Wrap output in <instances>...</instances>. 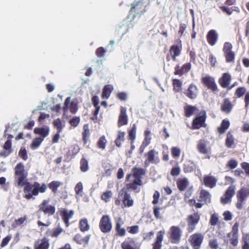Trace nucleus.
Returning <instances> with one entry per match:
<instances>
[{
    "label": "nucleus",
    "mask_w": 249,
    "mask_h": 249,
    "mask_svg": "<svg viewBox=\"0 0 249 249\" xmlns=\"http://www.w3.org/2000/svg\"><path fill=\"white\" fill-rule=\"evenodd\" d=\"M38 207V212H42L48 216L53 215L56 210L55 206L49 204V200L46 199L43 200Z\"/></svg>",
    "instance_id": "nucleus-8"
},
{
    "label": "nucleus",
    "mask_w": 249,
    "mask_h": 249,
    "mask_svg": "<svg viewBox=\"0 0 249 249\" xmlns=\"http://www.w3.org/2000/svg\"><path fill=\"white\" fill-rule=\"evenodd\" d=\"M80 230L82 232H85L89 230L90 226L87 218H83L80 220L79 223Z\"/></svg>",
    "instance_id": "nucleus-42"
},
{
    "label": "nucleus",
    "mask_w": 249,
    "mask_h": 249,
    "mask_svg": "<svg viewBox=\"0 0 249 249\" xmlns=\"http://www.w3.org/2000/svg\"><path fill=\"white\" fill-rule=\"evenodd\" d=\"M63 231V229L58 227L56 229H53L52 231H50V235L52 237H57Z\"/></svg>",
    "instance_id": "nucleus-55"
},
{
    "label": "nucleus",
    "mask_w": 249,
    "mask_h": 249,
    "mask_svg": "<svg viewBox=\"0 0 249 249\" xmlns=\"http://www.w3.org/2000/svg\"><path fill=\"white\" fill-rule=\"evenodd\" d=\"M62 185V183L58 181H53L48 184V187L52 192L55 194L57 192L58 188Z\"/></svg>",
    "instance_id": "nucleus-46"
},
{
    "label": "nucleus",
    "mask_w": 249,
    "mask_h": 249,
    "mask_svg": "<svg viewBox=\"0 0 249 249\" xmlns=\"http://www.w3.org/2000/svg\"><path fill=\"white\" fill-rule=\"evenodd\" d=\"M112 193L111 191H107L104 192L101 196V199L106 202L109 201L110 198L112 197Z\"/></svg>",
    "instance_id": "nucleus-54"
},
{
    "label": "nucleus",
    "mask_w": 249,
    "mask_h": 249,
    "mask_svg": "<svg viewBox=\"0 0 249 249\" xmlns=\"http://www.w3.org/2000/svg\"><path fill=\"white\" fill-rule=\"evenodd\" d=\"M204 235L200 232H196L192 234L189 241L193 249H200L204 240Z\"/></svg>",
    "instance_id": "nucleus-9"
},
{
    "label": "nucleus",
    "mask_w": 249,
    "mask_h": 249,
    "mask_svg": "<svg viewBox=\"0 0 249 249\" xmlns=\"http://www.w3.org/2000/svg\"><path fill=\"white\" fill-rule=\"evenodd\" d=\"M13 151L12 142L6 141L3 145V150L0 152V157L6 158Z\"/></svg>",
    "instance_id": "nucleus-27"
},
{
    "label": "nucleus",
    "mask_w": 249,
    "mask_h": 249,
    "mask_svg": "<svg viewBox=\"0 0 249 249\" xmlns=\"http://www.w3.org/2000/svg\"><path fill=\"white\" fill-rule=\"evenodd\" d=\"M83 187L82 182H78L75 187L74 190L76 194L82 195L83 192Z\"/></svg>",
    "instance_id": "nucleus-61"
},
{
    "label": "nucleus",
    "mask_w": 249,
    "mask_h": 249,
    "mask_svg": "<svg viewBox=\"0 0 249 249\" xmlns=\"http://www.w3.org/2000/svg\"><path fill=\"white\" fill-rule=\"evenodd\" d=\"M155 153V150L153 149L150 150L145 154V156L147 157L146 160L144 161V165L145 166H148L150 163L154 162Z\"/></svg>",
    "instance_id": "nucleus-36"
},
{
    "label": "nucleus",
    "mask_w": 249,
    "mask_h": 249,
    "mask_svg": "<svg viewBox=\"0 0 249 249\" xmlns=\"http://www.w3.org/2000/svg\"><path fill=\"white\" fill-rule=\"evenodd\" d=\"M198 93V88L197 87L191 84L189 85L188 89L185 92V94L187 97L191 99H195L196 98Z\"/></svg>",
    "instance_id": "nucleus-24"
},
{
    "label": "nucleus",
    "mask_w": 249,
    "mask_h": 249,
    "mask_svg": "<svg viewBox=\"0 0 249 249\" xmlns=\"http://www.w3.org/2000/svg\"><path fill=\"white\" fill-rule=\"evenodd\" d=\"M34 132L36 134L40 135V138H43V140L46 137L49 133V128L48 127H36L34 129Z\"/></svg>",
    "instance_id": "nucleus-31"
},
{
    "label": "nucleus",
    "mask_w": 249,
    "mask_h": 249,
    "mask_svg": "<svg viewBox=\"0 0 249 249\" xmlns=\"http://www.w3.org/2000/svg\"><path fill=\"white\" fill-rule=\"evenodd\" d=\"M181 49V45H180L179 46L174 45L170 47L169 52L173 61H176V57L180 55Z\"/></svg>",
    "instance_id": "nucleus-30"
},
{
    "label": "nucleus",
    "mask_w": 249,
    "mask_h": 249,
    "mask_svg": "<svg viewBox=\"0 0 249 249\" xmlns=\"http://www.w3.org/2000/svg\"><path fill=\"white\" fill-rule=\"evenodd\" d=\"M201 81L204 85L208 89H211L213 92L218 90V87L213 77L210 76H206L202 77Z\"/></svg>",
    "instance_id": "nucleus-15"
},
{
    "label": "nucleus",
    "mask_w": 249,
    "mask_h": 249,
    "mask_svg": "<svg viewBox=\"0 0 249 249\" xmlns=\"http://www.w3.org/2000/svg\"><path fill=\"white\" fill-rule=\"evenodd\" d=\"M196 168V165L195 162L192 160H188L183 164V170L185 173L192 172Z\"/></svg>",
    "instance_id": "nucleus-33"
},
{
    "label": "nucleus",
    "mask_w": 249,
    "mask_h": 249,
    "mask_svg": "<svg viewBox=\"0 0 249 249\" xmlns=\"http://www.w3.org/2000/svg\"><path fill=\"white\" fill-rule=\"evenodd\" d=\"M14 170L15 180L18 186L23 187L24 198L30 200L34 198V196H37L39 193L46 191L47 186L45 183L40 184L35 181L32 184L27 181L28 172L25 170L23 163H18Z\"/></svg>",
    "instance_id": "nucleus-1"
},
{
    "label": "nucleus",
    "mask_w": 249,
    "mask_h": 249,
    "mask_svg": "<svg viewBox=\"0 0 249 249\" xmlns=\"http://www.w3.org/2000/svg\"><path fill=\"white\" fill-rule=\"evenodd\" d=\"M43 141V138H40L39 137L35 138L30 144V147L32 149H37Z\"/></svg>",
    "instance_id": "nucleus-48"
},
{
    "label": "nucleus",
    "mask_w": 249,
    "mask_h": 249,
    "mask_svg": "<svg viewBox=\"0 0 249 249\" xmlns=\"http://www.w3.org/2000/svg\"><path fill=\"white\" fill-rule=\"evenodd\" d=\"M107 143V141L106 139L105 136H102L99 138V140L97 142V147L100 149L104 150L106 148Z\"/></svg>",
    "instance_id": "nucleus-49"
},
{
    "label": "nucleus",
    "mask_w": 249,
    "mask_h": 249,
    "mask_svg": "<svg viewBox=\"0 0 249 249\" xmlns=\"http://www.w3.org/2000/svg\"><path fill=\"white\" fill-rule=\"evenodd\" d=\"M146 12V5L142 1H139L136 3L131 4V8L129 11V14L133 18L137 16H141Z\"/></svg>",
    "instance_id": "nucleus-6"
},
{
    "label": "nucleus",
    "mask_w": 249,
    "mask_h": 249,
    "mask_svg": "<svg viewBox=\"0 0 249 249\" xmlns=\"http://www.w3.org/2000/svg\"><path fill=\"white\" fill-rule=\"evenodd\" d=\"M27 216L24 215L23 217H21L18 219H16L15 222L13 224L12 226L13 227H17L18 226H20L22 224L25 222V221L27 220Z\"/></svg>",
    "instance_id": "nucleus-58"
},
{
    "label": "nucleus",
    "mask_w": 249,
    "mask_h": 249,
    "mask_svg": "<svg viewBox=\"0 0 249 249\" xmlns=\"http://www.w3.org/2000/svg\"><path fill=\"white\" fill-rule=\"evenodd\" d=\"M192 68L191 62L184 64L181 67L179 65H177L175 67L174 74L176 75L182 76L184 74L188 72Z\"/></svg>",
    "instance_id": "nucleus-18"
},
{
    "label": "nucleus",
    "mask_w": 249,
    "mask_h": 249,
    "mask_svg": "<svg viewBox=\"0 0 249 249\" xmlns=\"http://www.w3.org/2000/svg\"><path fill=\"white\" fill-rule=\"evenodd\" d=\"M125 133L119 131L118 133L117 137L115 141V143L118 147H120L122 146V143L125 140L124 138Z\"/></svg>",
    "instance_id": "nucleus-43"
},
{
    "label": "nucleus",
    "mask_w": 249,
    "mask_h": 249,
    "mask_svg": "<svg viewBox=\"0 0 249 249\" xmlns=\"http://www.w3.org/2000/svg\"><path fill=\"white\" fill-rule=\"evenodd\" d=\"M128 120V116L126 114V108L125 107H121L118 120V126L120 127L123 125L127 124Z\"/></svg>",
    "instance_id": "nucleus-19"
},
{
    "label": "nucleus",
    "mask_w": 249,
    "mask_h": 249,
    "mask_svg": "<svg viewBox=\"0 0 249 249\" xmlns=\"http://www.w3.org/2000/svg\"><path fill=\"white\" fill-rule=\"evenodd\" d=\"M236 0H226L224 3L225 5L221 6L219 8L223 13L226 14L228 16L231 15L233 11H235L239 13L240 10L238 7H228L229 6H231L234 4L236 2Z\"/></svg>",
    "instance_id": "nucleus-12"
},
{
    "label": "nucleus",
    "mask_w": 249,
    "mask_h": 249,
    "mask_svg": "<svg viewBox=\"0 0 249 249\" xmlns=\"http://www.w3.org/2000/svg\"><path fill=\"white\" fill-rule=\"evenodd\" d=\"M168 234L169 241L172 244H177L180 241L182 231L179 227L173 226L170 227Z\"/></svg>",
    "instance_id": "nucleus-4"
},
{
    "label": "nucleus",
    "mask_w": 249,
    "mask_h": 249,
    "mask_svg": "<svg viewBox=\"0 0 249 249\" xmlns=\"http://www.w3.org/2000/svg\"><path fill=\"white\" fill-rule=\"evenodd\" d=\"M113 90V87L111 85H106L103 89L102 93V98L103 99H107L110 96V95Z\"/></svg>",
    "instance_id": "nucleus-41"
},
{
    "label": "nucleus",
    "mask_w": 249,
    "mask_h": 249,
    "mask_svg": "<svg viewBox=\"0 0 249 249\" xmlns=\"http://www.w3.org/2000/svg\"><path fill=\"white\" fill-rule=\"evenodd\" d=\"M234 143V138L231 132H228L226 139L225 144L228 148L232 147Z\"/></svg>",
    "instance_id": "nucleus-50"
},
{
    "label": "nucleus",
    "mask_w": 249,
    "mask_h": 249,
    "mask_svg": "<svg viewBox=\"0 0 249 249\" xmlns=\"http://www.w3.org/2000/svg\"><path fill=\"white\" fill-rule=\"evenodd\" d=\"M230 125V123L228 120H223L222 121L220 126L217 129L218 133L220 134L224 133L226 130L229 128Z\"/></svg>",
    "instance_id": "nucleus-38"
},
{
    "label": "nucleus",
    "mask_w": 249,
    "mask_h": 249,
    "mask_svg": "<svg viewBox=\"0 0 249 249\" xmlns=\"http://www.w3.org/2000/svg\"><path fill=\"white\" fill-rule=\"evenodd\" d=\"M232 107L233 105L230 99L229 98H225L221 105V111L227 114H229L231 112Z\"/></svg>",
    "instance_id": "nucleus-28"
},
{
    "label": "nucleus",
    "mask_w": 249,
    "mask_h": 249,
    "mask_svg": "<svg viewBox=\"0 0 249 249\" xmlns=\"http://www.w3.org/2000/svg\"><path fill=\"white\" fill-rule=\"evenodd\" d=\"M173 89L175 92H179L180 90L182 82L178 79H174L173 80Z\"/></svg>",
    "instance_id": "nucleus-52"
},
{
    "label": "nucleus",
    "mask_w": 249,
    "mask_h": 249,
    "mask_svg": "<svg viewBox=\"0 0 249 249\" xmlns=\"http://www.w3.org/2000/svg\"><path fill=\"white\" fill-rule=\"evenodd\" d=\"M12 238V236L11 235H8L5 237H4L1 242L0 244L1 248H3L6 246L9 243V241L11 240Z\"/></svg>",
    "instance_id": "nucleus-62"
},
{
    "label": "nucleus",
    "mask_w": 249,
    "mask_h": 249,
    "mask_svg": "<svg viewBox=\"0 0 249 249\" xmlns=\"http://www.w3.org/2000/svg\"><path fill=\"white\" fill-rule=\"evenodd\" d=\"M99 228L105 233L109 232L112 228L110 218L108 215H104L99 222Z\"/></svg>",
    "instance_id": "nucleus-10"
},
{
    "label": "nucleus",
    "mask_w": 249,
    "mask_h": 249,
    "mask_svg": "<svg viewBox=\"0 0 249 249\" xmlns=\"http://www.w3.org/2000/svg\"><path fill=\"white\" fill-rule=\"evenodd\" d=\"M216 178L212 176L205 175L203 177V183L204 185L210 188L214 187L217 183Z\"/></svg>",
    "instance_id": "nucleus-26"
},
{
    "label": "nucleus",
    "mask_w": 249,
    "mask_h": 249,
    "mask_svg": "<svg viewBox=\"0 0 249 249\" xmlns=\"http://www.w3.org/2000/svg\"><path fill=\"white\" fill-rule=\"evenodd\" d=\"M189 185V181L186 178L178 179L177 181L178 189L182 192L184 191Z\"/></svg>",
    "instance_id": "nucleus-34"
},
{
    "label": "nucleus",
    "mask_w": 249,
    "mask_h": 249,
    "mask_svg": "<svg viewBox=\"0 0 249 249\" xmlns=\"http://www.w3.org/2000/svg\"><path fill=\"white\" fill-rule=\"evenodd\" d=\"M184 110L185 116L189 118L192 116L194 113L197 110V108L195 106L187 105L184 107Z\"/></svg>",
    "instance_id": "nucleus-37"
},
{
    "label": "nucleus",
    "mask_w": 249,
    "mask_h": 249,
    "mask_svg": "<svg viewBox=\"0 0 249 249\" xmlns=\"http://www.w3.org/2000/svg\"><path fill=\"white\" fill-rule=\"evenodd\" d=\"M80 119L79 117L75 116L73 117L69 121V123L70 124L75 127L78 125L80 123Z\"/></svg>",
    "instance_id": "nucleus-60"
},
{
    "label": "nucleus",
    "mask_w": 249,
    "mask_h": 249,
    "mask_svg": "<svg viewBox=\"0 0 249 249\" xmlns=\"http://www.w3.org/2000/svg\"><path fill=\"white\" fill-rule=\"evenodd\" d=\"M90 235H88L85 237H83L80 234H76L73 240L78 244H88L90 239Z\"/></svg>",
    "instance_id": "nucleus-32"
},
{
    "label": "nucleus",
    "mask_w": 249,
    "mask_h": 249,
    "mask_svg": "<svg viewBox=\"0 0 249 249\" xmlns=\"http://www.w3.org/2000/svg\"><path fill=\"white\" fill-rule=\"evenodd\" d=\"M249 195V192L245 188H241L239 190L237 194V201L236 203V207L239 210L243 208V204L247 197Z\"/></svg>",
    "instance_id": "nucleus-14"
},
{
    "label": "nucleus",
    "mask_w": 249,
    "mask_h": 249,
    "mask_svg": "<svg viewBox=\"0 0 249 249\" xmlns=\"http://www.w3.org/2000/svg\"><path fill=\"white\" fill-rule=\"evenodd\" d=\"M206 113L205 111H202L199 113V116L194 119L192 122V128L194 129H198L202 127H205L206 124Z\"/></svg>",
    "instance_id": "nucleus-11"
},
{
    "label": "nucleus",
    "mask_w": 249,
    "mask_h": 249,
    "mask_svg": "<svg viewBox=\"0 0 249 249\" xmlns=\"http://www.w3.org/2000/svg\"><path fill=\"white\" fill-rule=\"evenodd\" d=\"M241 242L242 249H249V233L243 234Z\"/></svg>",
    "instance_id": "nucleus-44"
},
{
    "label": "nucleus",
    "mask_w": 249,
    "mask_h": 249,
    "mask_svg": "<svg viewBox=\"0 0 249 249\" xmlns=\"http://www.w3.org/2000/svg\"><path fill=\"white\" fill-rule=\"evenodd\" d=\"M235 187L234 185L230 186L224 195L221 197V202L223 204L228 203L231 201L232 197L235 194Z\"/></svg>",
    "instance_id": "nucleus-17"
},
{
    "label": "nucleus",
    "mask_w": 249,
    "mask_h": 249,
    "mask_svg": "<svg viewBox=\"0 0 249 249\" xmlns=\"http://www.w3.org/2000/svg\"><path fill=\"white\" fill-rule=\"evenodd\" d=\"M232 45L230 42H226L224 43L222 51L227 63H233L234 62L235 54L232 51Z\"/></svg>",
    "instance_id": "nucleus-7"
},
{
    "label": "nucleus",
    "mask_w": 249,
    "mask_h": 249,
    "mask_svg": "<svg viewBox=\"0 0 249 249\" xmlns=\"http://www.w3.org/2000/svg\"><path fill=\"white\" fill-rule=\"evenodd\" d=\"M132 174L130 173L126 175L125 182L129 181L130 178L133 176L135 179L132 181L126 183L137 189L138 186L142 185V176L145 174L146 171L145 169L142 168L136 167L132 169Z\"/></svg>",
    "instance_id": "nucleus-3"
},
{
    "label": "nucleus",
    "mask_w": 249,
    "mask_h": 249,
    "mask_svg": "<svg viewBox=\"0 0 249 249\" xmlns=\"http://www.w3.org/2000/svg\"><path fill=\"white\" fill-rule=\"evenodd\" d=\"M198 201L203 202L206 205L210 204L211 202V195L208 191L203 189L200 192Z\"/></svg>",
    "instance_id": "nucleus-25"
},
{
    "label": "nucleus",
    "mask_w": 249,
    "mask_h": 249,
    "mask_svg": "<svg viewBox=\"0 0 249 249\" xmlns=\"http://www.w3.org/2000/svg\"><path fill=\"white\" fill-rule=\"evenodd\" d=\"M135 244V240L131 237H127L122 243L121 248L122 249H139L134 247Z\"/></svg>",
    "instance_id": "nucleus-29"
},
{
    "label": "nucleus",
    "mask_w": 249,
    "mask_h": 249,
    "mask_svg": "<svg viewBox=\"0 0 249 249\" xmlns=\"http://www.w3.org/2000/svg\"><path fill=\"white\" fill-rule=\"evenodd\" d=\"M206 39L210 46H214L218 39V34L216 31L213 29L210 30L206 35Z\"/></svg>",
    "instance_id": "nucleus-20"
},
{
    "label": "nucleus",
    "mask_w": 249,
    "mask_h": 249,
    "mask_svg": "<svg viewBox=\"0 0 249 249\" xmlns=\"http://www.w3.org/2000/svg\"><path fill=\"white\" fill-rule=\"evenodd\" d=\"M89 136L90 131L89 128L88 124H85L83 126V132H82V140L85 145L87 143Z\"/></svg>",
    "instance_id": "nucleus-39"
},
{
    "label": "nucleus",
    "mask_w": 249,
    "mask_h": 249,
    "mask_svg": "<svg viewBox=\"0 0 249 249\" xmlns=\"http://www.w3.org/2000/svg\"><path fill=\"white\" fill-rule=\"evenodd\" d=\"M172 155L174 158H177L179 157L180 155V149L176 147H173L171 149Z\"/></svg>",
    "instance_id": "nucleus-64"
},
{
    "label": "nucleus",
    "mask_w": 249,
    "mask_h": 249,
    "mask_svg": "<svg viewBox=\"0 0 249 249\" xmlns=\"http://www.w3.org/2000/svg\"><path fill=\"white\" fill-rule=\"evenodd\" d=\"M70 112L72 114H75L78 110L77 104L74 102H71L69 107Z\"/></svg>",
    "instance_id": "nucleus-63"
},
{
    "label": "nucleus",
    "mask_w": 249,
    "mask_h": 249,
    "mask_svg": "<svg viewBox=\"0 0 249 249\" xmlns=\"http://www.w3.org/2000/svg\"><path fill=\"white\" fill-rule=\"evenodd\" d=\"M18 156L24 160H27V152L25 147H21L20 148L18 152Z\"/></svg>",
    "instance_id": "nucleus-56"
},
{
    "label": "nucleus",
    "mask_w": 249,
    "mask_h": 249,
    "mask_svg": "<svg viewBox=\"0 0 249 249\" xmlns=\"http://www.w3.org/2000/svg\"><path fill=\"white\" fill-rule=\"evenodd\" d=\"M197 148L199 152L201 154H207L208 153V149L204 140H200L198 142Z\"/></svg>",
    "instance_id": "nucleus-35"
},
{
    "label": "nucleus",
    "mask_w": 249,
    "mask_h": 249,
    "mask_svg": "<svg viewBox=\"0 0 249 249\" xmlns=\"http://www.w3.org/2000/svg\"><path fill=\"white\" fill-rule=\"evenodd\" d=\"M136 126L134 125L128 132V139L131 140V144L134 143L136 138Z\"/></svg>",
    "instance_id": "nucleus-51"
},
{
    "label": "nucleus",
    "mask_w": 249,
    "mask_h": 249,
    "mask_svg": "<svg viewBox=\"0 0 249 249\" xmlns=\"http://www.w3.org/2000/svg\"><path fill=\"white\" fill-rule=\"evenodd\" d=\"M59 214L64 223L66 227H68L70 226L69 220L71 219L74 214V211L68 210L65 208H61L59 210Z\"/></svg>",
    "instance_id": "nucleus-16"
},
{
    "label": "nucleus",
    "mask_w": 249,
    "mask_h": 249,
    "mask_svg": "<svg viewBox=\"0 0 249 249\" xmlns=\"http://www.w3.org/2000/svg\"><path fill=\"white\" fill-rule=\"evenodd\" d=\"M231 80V76L229 72L223 73L222 76L219 78L218 82L223 88H227L230 85Z\"/></svg>",
    "instance_id": "nucleus-22"
},
{
    "label": "nucleus",
    "mask_w": 249,
    "mask_h": 249,
    "mask_svg": "<svg viewBox=\"0 0 249 249\" xmlns=\"http://www.w3.org/2000/svg\"><path fill=\"white\" fill-rule=\"evenodd\" d=\"M80 168L82 172H86L89 169L88 161L84 158H82L80 161Z\"/></svg>",
    "instance_id": "nucleus-47"
},
{
    "label": "nucleus",
    "mask_w": 249,
    "mask_h": 249,
    "mask_svg": "<svg viewBox=\"0 0 249 249\" xmlns=\"http://www.w3.org/2000/svg\"><path fill=\"white\" fill-rule=\"evenodd\" d=\"M164 233V231H160L158 232L155 241L152 245V249H161Z\"/></svg>",
    "instance_id": "nucleus-23"
},
{
    "label": "nucleus",
    "mask_w": 249,
    "mask_h": 249,
    "mask_svg": "<svg viewBox=\"0 0 249 249\" xmlns=\"http://www.w3.org/2000/svg\"><path fill=\"white\" fill-rule=\"evenodd\" d=\"M238 223L235 222L232 227L231 231L227 234L230 244L234 247L237 246L238 244Z\"/></svg>",
    "instance_id": "nucleus-13"
},
{
    "label": "nucleus",
    "mask_w": 249,
    "mask_h": 249,
    "mask_svg": "<svg viewBox=\"0 0 249 249\" xmlns=\"http://www.w3.org/2000/svg\"><path fill=\"white\" fill-rule=\"evenodd\" d=\"M247 90L245 87H240L238 88L235 91V95L238 98L243 96L247 93Z\"/></svg>",
    "instance_id": "nucleus-53"
},
{
    "label": "nucleus",
    "mask_w": 249,
    "mask_h": 249,
    "mask_svg": "<svg viewBox=\"0 0 249 249\" xmlns=\"http://www.w3.org/2000/svg\"><path fill=\"white\" fill-rule=\"evenodd\" d=\"M49 239L45 237L36 241L34 245V249H49Z\"/></svg>",
    "instance_id": "nucleus-21"
},
{
    "label": "nucleus",
    "mask_w": 249,
    "mask_h": 249,
    "mask_svg": "<svg viewBox=\"0 0 249 249\" xmlns=\"http://www.w3.org/2000/svg\"><path fill=\"white\" fill-rule=\"evenodd\" d=\"M200 219V214L197 212L189 215L186 219L187 222V230L188 232H192L196 228L197 224Z\"/></svg>",
    "instance_id": "nucleus-5"
},
{
    "label": "nucleus",
    "mask_w": 249,
    "mask_h": 249,
    "mask_svg": "<svg viewBox=\"0 0 249 249\" xmlns=\"http://www.w3.org/2000/svg\"><path fill=\"white\" fill-rule=\"evenodd\" d=\"M162 208L157 206H155L153 207V213L155 218L157 219H161L162 218L160 215V210Z\"/></svg>",
    "instance_id": "nucleus-59"
},
{
    "label": "nucleus",
    "mask_w": 249,
    "mask_h": 249,
    "mask_svg": "<svg viewBox=\"0 0 249 249\" xmlns=\"http://www.w3.org/2000/svg\"><path fill=\"white\" fill-rule=\"evenodd\" d=\"M53 125L58 132H61L63 128L65 127V124L63 123L60 118H57L53 120Z\"/></svg>",
    "instance_id": "nucleus-45"
},
{
    "label": "nucleus",
    "mask_w": 249,
    "mask_h": 249,
    "mask_svg": "<svg viewBox=\"0 0 249 249\" xmlns=\"http://www.w3.org/2000/svg\"><path fill=\"white\" fill-rule=\"evenodd\" d=\"M106 53V50L103 47L98 48L95 51V54L98 58L104 57Z\"/></svg>",
    "instance_id": "nucleus-57"
},
{
    "label": "nucleus",
    "mask_w": 249,
    "mask_h": 249,
    "mask_svg": "<svg viewBox=\"0 0 249 249\" xmlns=\"http://www.w3.org/2000/svg\"><path fill=\"white\" fill-rule=\"evenodd\" d=\"M135 187L125 183L124 186L119 193V197L121 199L123 204L124 207H130L134 205V200L131 197L130 192L132 190L136 191Z\"/></svg>",
    "instance_id": "nucleus-2"
},
{
    "label": "nucleus",
    "mask_w": 249,
    "mask_h": 249,
    "mask_svg": "<svg viewBox=\"0 0 249 249\" xmlns=\"http://www.w3.org/2000/svg\"><path fill=\"white\" fill-rule=\"evenodd\" d=\"M121 219H119L116 222L115 225V231L117 235L123 237L125 236L126 234V231L124 228L121 227Z\"/></svg>",
    "instance_id": "nucleus-40"
}]
</instances>
